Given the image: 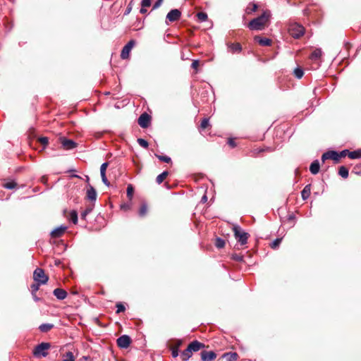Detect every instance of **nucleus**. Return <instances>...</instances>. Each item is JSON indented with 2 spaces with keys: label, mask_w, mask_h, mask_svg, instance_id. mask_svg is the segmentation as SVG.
Listing matches in <instances>:
<instances>
[{
  "label": "nucleus",
  "mask_w": 361,
  "mask_h": 361,
  "mask_svg": "<svg viewBox=\"0 0 361 361\" xmlns=\"http://www.w3.org/2000/svg\"><path fill=\"white\" fill-rule=\"evenodd\" d=\"M271 12L269 10L264 11L262 14L257 18L251 20L247 24V27L251 30H262L268 27L270 18Z\"/></svg>",
  "instance_id": "f257e3e1"
},
{
  "label": "nucleus",
  "mask_w": 361,
  "mask_h": 361,
  "mask_svg": "<svg viewBox=\"0 0 361 361\" xmlns=\"http://www.w3.org/2000/svg\"><path fill=\"white\" fill-rule=\"evenodd\" d=\"M204 347V343L198 341H193L188 345L187 348L180 353L182 361L188 360L192 357L193 353L197 352Z\"/></svg>",
  "instance_id": "f03ea898"
},
{
  "label": "nucleus",
  "mask_w": 361,
  "mask_h": 361,
  "mask_svg": "<svg viewBox=\"0 0 361 361\" xmlns=\"http://www.w3.org/2000/svg\"><path fill=\"white\" fill-rule=\"evenodd\" d=\"M235 238L241 245H246L247 243V239L250 237V234L243 231L239 226H234L233 228Z\"/></svg>",
  "instance_id": "7ed1b4c3"
},
{
  "label": "nucleus",
  "mask_w": 361,
  "mask_h": 361,
  "mask_svg": "<svg viewBox=\"0 0 361 361\" xmlns=\"http://www.w3.org/2000/svg\"><path fill=\"white\" fill-rule=\"evenodd\" d=\"M49 343H41L35 346L33 350V355L37 357H46L48 355L47 350L50 348Z\"/></svg>",
  "instance_id": "20e7f679"
},
{
  "label": "nucleus",
  "mask_w": 361,
  "mask_h": 361,
  "mask_svg": "<svg viewBox=\"0 0 361 361\" xmlns=\"http://www.w3.org/2000/svg\"><path fill=\"white\" fill-rule=\"evenodd\" d=\"M288 32L293 37L298 39L305 33V28L298 23H293L289 25Z\"/></svg>",
  "instance_id": "39448f33"
},
{
  "label": "nucleus",
  "mask_w": 361,
  "mask_h": 361,
  "mask_svg": "<svg viewBox=\"0 0 361 361\" xmlns=\"http://www.w3.org/2000/svg\"><path fill=\"white\" fill-rule=\"evenodd\" d=\"M32 278L34 281H37L42 285L46 284L49 281V276L41 268H37L34 271Z\"/></svg>",
  "instance_id": "423d86ee"
},
{
  "label": "nucleus",
  "mask_w": 361,
  "mask_h": 361,
  "mask_svg": "<svg viewBox=\"0 0 361 361\" xmlns=\"http://www.w3.org/2000/svg\"><path fill=\"white\" fill-rule=\"evenodd\" d=\"M326 159H332L333 161H334V162L336 164L339 163L340 159H339L338 152L334 151V150H330V151H328V152L324 153L322 156V162H324L325 160H326Z\"/></svg>",
  "instance_id": "0eeeda50"
},
{
  "label": "nucleus",
  "mask_w": 361,
  "mask_h": 361,
  "mask_svg": "<svg viewBox=\"0 0 361 361\" xmlns=\"http://www.w3.org/2000/svg\"><path fill=\"white\" fill-rule=\"evenodd\" d=\"M132 342V339L128 335H123L116 340L117 345L121 348H127Z\"/></svg>",
  "instance_id": "6e6552de"
},
{
  "label": "nucleus",
  "mask_w": 361,
  "mask_h": 361,
  "mask_svg": "<svg viewBox=\"0 0 361 361\" xmlns=\"http://www.w3.org/2000/svg\"><path fill=\"white\" fill-rule=\"evenodd\" d=\"M151 116L147 113H143L138 118L137 123L140 127L146 128L149 126Z\"/></svg>",
  "instance_id": "1a4fd4ad"
},
{
  "label": "nucleus",
  "mask_w": 361,
  "mask_h": 361,
  "mask_svg": "<svg viewBox=\"0 0 361 361\" xmlns=\"http://www.w3.org/2000/svg\"><path fill=\"white\" fill-rule=\"evenodd\" d=\"M135 45V41L134 40H130L123 48L121 53V57L123 59H127L129 57V54L133 49V46Z\"/></svg>",
  "instance_id": "9d476101"
},
{
  "label": "nucleus",
  "mask_w": 361,
  "mask_h": 361,
  "mask_svg": "<svg viewBox=\"0 0 361 361\" xmlns=\"http://www.w3.org/2000/svg\"><path fill=\"white\" fill-rule=\"evenodd\" d=\"M60 142L64 149H72L77 147V143L72 140L67 139L64 137L59 138Z\"/></svg>",
  "instance_id": "9b49d317"
},
{
  "label": "nucleus",
  "mask_w": 361,
  "mask_h": 361,
  "mask_svg": "<svg viewBox=\"0 0 361 361\" xmlns=\"http://www.w3.org/2000/svg\"><path fill=\"white\" fill-rule=\"evenodd\" d=\"M173 343L170 345L169 348L171 351L173 357H176L179 353V348L183 345L182 340L176 339L173 341Z\"/></svg>",
  "instance_id": "f8f14e48"
},
{
  "label": "nucleus",
  "mask_w": 361,
  "mask_h": 361,
  "mask_svg": "<svg viewBox=\"0 0 361 361\" xmlns=\"http://www.w3.org/2000/svg\"><path fill=\"white\" fill-rule=\"evenodd\" d=\"M180 16L181 12L178 9H172L168 13L166 19L170 22H175L178 20Z\"/></svg>",
  "instance_id": "ddd939ff"
},
{
  "label": "nucleus",
  "mask_w": 361,
  "mask_h": 361,
  "mask_svg": "<svg viewBox=\"0 0 361 361\" xmlns=\"http://www.w3.org/2000/svg\"><path fill=\"white\" fill-rule=\"evenodd\" d=\"M216 357V354L214 351L203 350L201 352L202 361H213Z\"/></svg>",
  "instance_id": "4468645a"
},
{
  "label": "nucleus",
  "mask_w": 361,
  "mask_h": 361,
  "mask_svg": "<svg viewBox=\"0 0 361 361\" xmlns=\"http://www.w3.org/2000/svg\"><path fill=\"white\" fill-rule=\"evenodd\" d=\"M66 229H67L66 226H61L57 227L51 232L50 235H51V238H60L63 235V233H65Z\"/></svg>",
  "instance_id": "2eb2a0df"
},
{
  "label": "nucleus",
  "mask_w": 361,
  "mask_h": 361,
  "mask_svg": "<svg viewBox=\"0 0 361 361\" xmlns=\"http://www.w3.org/2000/svg\"><path fill=\"white\" fill-rule=\"evenodd\" d=\"M97 192L93 186L88 185V188L86 192V198L90 201H95L97 200Z\"/></svg>",
  "instance_id": "dca6fc26"
},
{
  "label": "nucleus",
  "mask_w": 361,
  "mask_h": 361,
  "mask_svg": "<svg viewBox=\"0 0 361 361\" xmlns=\"http://www.w3.org/2000/svg\"><path fill=\"white\" fill-rule=\"evenodd\" d=\"M54 296L59 300H63L67 297V292L62 288H56L53 292Z\"/></svg>",
  "instance_id": "f3484780"
},
{
  "label": "nucleus",
  "mask_w": 361,
  "mask_h": 361,
  "mask_svg": "<svg viewBox=\"0 0 361 361\" xmlns=\"http://www.w3.org/2000/svg\"><path fill=\"white\" fill-rule=\"evenodd\" d=\"M221 357L226 359V361H235L238 359L239 356L237 353L229 352L224 353Z\"/></svg>",
  "instance_id": "a211bd4d"
},
{
  "label": "nucleus",
  "mask_w": 361,
  "mask_h": 361,
  "mask_svg": "<svg viewBox=\"0 0 361 361\" xmlns=\"http://www.w3.org/2000/svg\"><path fill=\"white\" fill-rule=\"evenodd\" d=\"M255 40L261 46H271L272 41L268 38H262L259 36H255Z\"/></svg>",
  "instance_id": "6ab92c4d"
},
{
  "label": "nucleus",
  "mask_w": 361,
  "mask_h": 361,
  "mask_svg": "<svg viewBox=\"0 0 361 361\" xmlns=\"http://www.w3.org/2000/svg\"><path fill=\"white\" fill-rule=\"evenodd\" d=\"M320 169V164L318 160H314L310 166V172L316 175L319 173Z\"/></svg>",
  "instance_id": "aec40b11"
},
{
  "label": "nucleus",
  "mask_w": 361,
  "mask_h": 361,
  "mask_svg": "<svg viewBox=\"0 0 361 361\" xmlns=\"http://www.w3.org/2000/svg\"><path fill=\"white\" fill-rule=\"evenodd\" d=\"M310 193H311V185L308 184L305 186V188H303V190L301 192L302 198L303 200H307L310 197Z\"/></svg>",
  "instance_id": "412c9836"
},
{
  "label": "nucleus",
  "mask_w": 361,
  "mask_h": 361,
  "mask_svg": "<svg viewBox=\"0 0 361 361\" xmlns=\"http://www.w3.org/2000/svg\"><path fill=\"white\" fill-rule=\"evenodd\" d=\"M322 56V51L321 49L317 48L315 49L312 53L311 54L310 59L311 60H318Z\"/></svg>",
  "instance_id": "4be33fe9"
},
{
  "label": "nucleus",
  "mask_w": 361,
  "mask_h": 361,
  "mask_svg": "<svg viewBox=\"0 0 361 361\" xmlns=\"http://www.w3.org/2000/svg\"><path fill=\"white\" fill-rule=\"evenodd\" d=\"M257 9H258V5L257 4L250 3L245 10V12L247 14L250 15L252 12L257 11Z\"/></svg>",
  "instance_id": "5701e85b"
},
{
  "label": "nucleus",
  "mask_w": 361,
  "mask_h": 361,
  "mask_svg": "<svg viewBox=\"0 0 361 361\" xmlns=\"http://www.w3.org/2000/svg\"><path fill=\"white\" fill-rule=\"evenodd\" d=\"M228 48L232 53L240 52L242 50V47L240 43L231 44Z\"/></svg>",
  "instance_id": "b1692460"
},
{
  "label": "nucleus",
  "mask_w": 361,
  "mask_h": 361,
  "mask_svg": "<svg viewBox=\"0 0 361 361\" xmlns=\"http://www.w3.org/2000/svg\"><path fill=\"white\" fill-rule=\"evenodd\" d=\"M54 326L52 324H42L39 326V329L43 333H47L51 330Z\"/></svg>",
  "instance_id": "393cba45"
},
{
  "label": "nucleus",
  "mask_w": 361,
  "mask_h": 361,
  "mask_svg": "<svg viewBox=\"0 0 361 361\" xmlns=\"http://www.w3.org/2000/svg\"><path fill=\"white\" fill-rule=\"evenodd\" d=\"M338 174L343 178H347L348 177V169L344 166H341L338 169Z\"/></svg>",
  "instance_id": "a878e982"
},
{
  "label": "nucleus",
  "mask_w": 361,
  "mask_h": 361,
  "mask_svg": "<svg viewBox=\"0 0 361 361\" xmlns=\"http://www.w3.org/2000/svg\"><path fill=\"white\" fill-rule=\"evenodd\" d=\"M348 157L351 159H358L361 157V149L355 151L350 152Z\"/></svg>",
  "instance_id": "bb28decb"
},
{
  "label": "nucleus",
  "mask_w": 361,
  "mask_h": 361,
  "mask_svg": "<svg viewBox=\"0 0 361 361\" xmlns=\"http://www.w3.org/2000/svg\"><path fill=\"white\" fill-rule=\"evenodd\" d=\"M169 175V172L168 171H164L163 173H161V174H159L157 178H156V181L158 184H161L166 178V177L168 176Z\"/></svg>",
  "instance_id": "cd10ccee"
},
{
  "label": "nucleus",
  "mask_w": 361,
  "mask_h": 361,
  "mask_svg": "<svg viewBox=\"0 0 361 361\" xmlns=\"http://www.w3.org/2000/svg\"><path fill=\"white\" fill-rule=\"evenodd\" d=\"M127 197L130 200H132L134 193V188L131 184H129L127 187Z\"/></svg>",
  "instance_id": "c85d7f7f"
},
{
  "label": "nucleus",
  "mask_w": 361,
  "mask_h": 361,
  "mask_svg": "<svg viewBox=\"0 0 361 361\" xmlns=\"http://www.w3.org/2000/svg\"><path fill=\"white\" fill-rule=\"evenodd\" d=\"M214 245L217 248H223L225 246V240L220 238H216Z\"/></svg>",
  "instance_id": "c756f323"
},
{
  "label": "nucleus",
  "mask_w": 361,
  "mask_h": 361,
  "mask_svg": "<svg viewBox=\"0 0 361 361\" xmlns=\"http://www.w3.org/2000/svg\"><path fill=\"white\" fill-rule=\"evenodd\" d=\"M70 220L74 224L78 223V213L76 211L73 210L70 213Z\"/></svg>",
  "instance_id": "7c9ffc66"
},
{
  "label": "nucleus",
  "mask_w": 361,
  "mask_h": 361,
  "mask_svg": "<svg viewBox=\"0 0 361 361\" xmlns=\"http://www.w3.org/2000/svg\"><path fill=\"white\" fill-rule=\"evenodd\" d=\"M75 357L72 352H68L63 355V359L62 361H74Z\"/></svg>",
  "instance_id": "2f4dec72"
},
{
  "label": "nucleus",
  "mask_w": 361,
  "mask_h": 361,
  "mask_svg": "<svg viewBox=\"0 0 361 361\" xmlns=\"http://www.w3.org/2000/svg\"><path fill=\"white\" fill-rule=\"evenodd\" d=\"M293 73H294V75L298 79H300L304 75L303 70L299 67L296 68L294 70Z\"/></svg>",
  "instance_id": "473e14b6"
},
{
  "label": "nucleus",
  "mask_w": 361,
  "mask_h": 361,
  "mask_svg": "<svg viewBox=\"0 0 361 361\" xmlns=\"http://www.w3.org/2000/svg\"><path fill=\"white\" fill-rule=\"evenodd\" d=\"M3 186L7 189H13L17 186V183L14 181H9L3 183Z\"/></svg>",
  "instance_id": "72a5a7b5"
},
{
  "label": "nucleus",
  "mask_w": 361,
  "mask_h": 361,
  "mask_svg": "<svg viewBox=\"0 0 361 361\" xmlns=\"http://www.w3.org/2000/svg\"><path fill=\"white\" fill-rule=\"evenodd\" d=\"M93 207H94V205L88 206V207L85 209V210L83 212H82V213H81V218H82V219H85V218H86L87 215L88 214H90V213L92 211V209H93Z\"/></svg>",
  "instance_id": "f704fd0d"
},
{
  "label": "nucleus",
  "mask_w": 361,
  "mask_h": 361,
  "mask_svg": "<svg viewBox=\"0 0 361 361\" xmlns=\"http://www.w3.org/2000/svg\"><path fill=\"white\" fill-rule=\"evenodd\" d=\"M41 285H42L41 283H39L37 281H34V283L32 284H31V286H30L31 293H37L38 291V290L39 289V286Z\"/></svg>",
  "instance_id": "c9c22d12"
},
{
  "label": "nucleus",
  "mask_w": 361,
  "mask_h": 361,
  "mask_svg": "<svg viewBox=\"0 0 361 361\" xmlns=\"http://www.w3.org/2000/svg\"><path fill=\"white\" fill-rule=\"evenodd\" d=\"M155 156L161 161H164L165 163H170L171 162V159L168 156H164V155H159V154H155Z\"/></svg>",
  "instance_id": "e433bc0d"
},
{
  "label": "nucleus",
  "mask_w": 361,
  "mask_h": 361,
  "mask_svg": "<svg viewBox=\"0 0 361 361\" xmlns=\"http://www.w3.org/2000/svg\"><path fill=\"white\" fill-rule=\"evenodd\" d=\"M197 17L198 20L201 22H204L207 19V14L204 12H199L197 13Z\"/></svg>",
  "instance_id": "4c0bfd02"
},
{
  "label": "nucleus",
  "mask_w": 361,
  "mask_h": 361,
  "mask_svg": "<svg viewBox=\"0 0 361 361\" xmlns=\"http://www.w3.org/2000/svg\"><path fill=\"white\" fill-rule=\"evenodd\" d=\"M281 240H282V238H276L275 239L271 244H270V247L275 250L276 249L279 245H280V243H281Z\"/></svg>",
  "instance_id": "58836bf2"
},
{
  "label": "nucleus",
  "mask_w": 361,
  "mask_h": 361,
  "mask_svg": "<svg viewBox=\"0 0 361 361\" xmlns=\"http://www.w3.org/2000/svg\"><path fill=\"white\" fill-rule=\"evenodd\" d=\"M147 212V206L145 204H142L139 210L140 216H144Z\"/></svg>",
  "instance_id": "ea45409f"
},
{
  "label": "nucleus",
  "mask_w": 361,
  "mask_h": 361,
  "mask_svg": "<svg viewBox=\"0 0 361 361\" xmlns=\"http://www.w3.org/2000/svg\"><path fill=\"white\" fill-rule=\"evenodd\" d=\"M116 307L117 308L116 314L123 312L126 310L125 306L121 302H117Z\"/></svg>",
  "instance_id": "a19ab883"
},
{
  "label": "nucleus",
  "mask_w": 361,
  "mask_h": 361,
  "mask_svg": "<svg viewBox=\"0 0 361 361\" xmlns=\"http://www.w3.org/2000/svg\"><path fill=\"white\" fill-rule=\"evenodd\" d=\"M38 142L42 145L44 147L48 145L49 143V139L47 137H41L38 138Z\"/></svg>",
  "instance_id": "79ce46f5"
},
{
  "label": "nucleus",
  "mask_w": 361,
  "mask_h": 361,
  "mask_svg": "<svg viewBox=\"0 0 361 361\" xmlns=\"http://www.w3.org/2000/svg\"><path fill=\"white\" fill-rule=\"evenodd\" d=\"M137 142L141 147L144 148H147L149 146L148 142L142 138L137 139Z\"/></svg>",
  "instance_id": "37998d69"
},
{
  "label": "nucleus",
  "mask_w": 361,
  "mask_h": 361,
  "mask_svg": "<svg viewBox=\"0 0 361 361\" xmlns=\"http://www.w3.org/2000/svg\"><path fill=\"white\" fill-rule=\"evenodd\" d=\"M209 119L208 118H204L202 122H201V124H200V128L202 129H205L207 128L208 126H209Z\"/></svg>",
  "instance_id": "c03bdc74"
},
{
  "label": "nucleus",
  "mask_w": 361,
  "mask_h": 361,
  "mask_svg": "<svg viewBox=\"0 0 361 361\" xmlns=\"http://www.w3.org/2000/svg\"><path fill=\"white\" fill-rule=\"evenodd\" d=\"M231 258L236 262H242L243 260V256L238 254L232 255Z\"/></svg>",
  "instance_id": "a18cd8bd"
},
{
  "label": "nucleus",
  "mask_w": 361,
  "mask_h": 361,
  "mask_svg": "<svg viewBox=\"0 0 361 361\" xmlns=\"http://www.w3.org/2000/svg\"><path fill=\"white\" fill-rule=\"evenodd\" d=\"M350 153V151L348 149H344L338 153L339 159L341 158L345 157L346 156L348 157V154Z\"/></svg>",
  "instance_id": "49530a36"
},
{
  "label": "nucleus",
  "mask_w": 361,
  "mask_h": 361,
  "mask_svg": "<svg viewBox=\"0 0 361 361\" xmlns=\"http://www.w3.org/2000/svg\"><path fill=\"white\" fill-rule=\"evenodd\" d=\"M151 0H142L141 6L142 7H149L151 6Z\"/></svg>",
  "instance_id": "de8ad7c7"
},
{
  "label": "nucleus",
  "mask_w": 361,
  "mask_h": 361,
  "mask_svg": "<svg viewBox=\"0 0 361 361\" xmlns=\"http://www.w3.org/2000/svg\"><path fill=\"white\" fill-rule=\"evenodd\" d=\"M227 144L231 147L234 148L236 147V143L235 142V140L233 138H229L227 141Z\"/></svg>",
  "instance_id": "09e8293b"
},
{
  "label": "nucleus",
  "mask_w": 361,
  "mask_h": 361,
  "mask_svg": "<svg viewBox=\"0 0 361 361\" xmlns=\"http://www.w3.org/2000/svg\"><path fill=\"white\" fill-rule=\"evenodd\" d=\"M353 172L356 174L361 175V164L356 165L354 167Z\"/></svg>",
  "instance_id": "8fccbe9b"
},
{
  "label": "nucleus",
  "mask_w": 361,
  "mask_h": 361,
  "mask_svg": "<svg viewBox=\"0 0 361 361\" xmlns=\"http://www.w3.org/2000/svg\"><path fill=\"white\" fill-rule=\"evenodd\" d=\"M108 166H109L108 162L103 163L100 167V172H106Z\"/></svg>",
  "instance_id": "3c124183"
},
{
  "label": "nucleus",
  "mask_w": 361,
  "mask_h": 361,
  "mask_svg": "<svg viewBox=\"0 0 361 361\" xmlns=\"http://www.w3.org/2000/svg\"><path fill=\"white\" fill-rule=\"evenodd\" d=\"M200 66V62L197 60H194L192 63L191 67L195 70H197Z\"/></svg>",
  "instance_id": "603ef678"
},
{
  "label": "nucleus",
  "mask_w": 361,
  "mask_h": 361,
  "mask_svg": "<svg viewBox=\"0 0 361 361\" xmlns=\"http://www.w3.org/2000/svg\"><path fill=\"white\" fill-rule=\"evenodd\" d=\"M130 204L128 203H123L121 205V209L124 211H127V210L130 209Z\"/></svg>",
  "instance_id": "864d4df0"
},
{
  "label": "nucleus",
  "mask_w": 361,
  "mask_h": 361,
  "mask_svg": "<svg viewBox=\"0 0 361 361\" xmlns=\"http://www.w3.org/2000/svg\"><path fill=\"white\" fill-rule=\"evenodd\" d=\"M163 0H157V1L153 5L152 9L158 8L162 4Z\"/></svg>",
  "instance_id": "5fc2aeb1"
},
{
  "label": "nucleus",
  "mask_w": 361,
  "mask_h": 361,
  "mask_svg": "<svg viewBox=\"0 0 361 361\" xmlns=\"http://www.w3.org/2000/svg\"><path fill=\"white\" fill-rule=\"evenodd\" d=\"M32 293V298L34 299V300L35 302H38L39 300H41V298H39L37 295V293Z\"/></svg>",
  "instance_id": "6e6d98bb"
},
{
  "label": "nucleus",
  "mask_w": 361,
  "mask_h": 361,
  "mask_svg": "<svg viewBox=\"0 0 361 361\" xmlns=\"http://www.w3.org/2000/svg\"><path fill=\"white\" fill-rule=\"evenodd\" d=\"M47 180H48V178L45 176H44L41 178V182L44 184H46L47 183Z\"/></svg>",
  "instance_id": "4d7b16f0"
},
{
  "label": "nucleus",
  "mask_w": 361,
  "mask_h": 361,
  "mask_svg": "<svg viewBox=\"0 0 361 361\" xmlns=\"http://www.w3.org/2000/svg\"><path fill=\"white\" fill-rule=\"evenodd\" d=\"M102 180L104 183V184H105L106 186H109L110 185V183L108 180L107 178L102 179Z\"/></svg>",
  "instance_id": "13d9d810"
},
{
  "label": "nucleus",
  "mask_w": 361,
  "mask_h": 361,
  "mask_svg": "<svg viewBox=\"0 0 361 361\" xmlns=\"http://www.w3.org/2000/svg\"><path fill=\"white\" fill-rule=\"evenodd\" d=\"M140 12L142 14H145L147 13V9L145 8V7H142Z\"/></svg>",
  "instance_id": "bf43d9fd"
},
{
  "label": "nucleus",
  "mask_w": 361,
  "mask_h": 361,
  "mask_svg": "<svg viewBox=\"0 0 361 361\" xmlns=\"http://www.w3.org/2000/svg\"><path fill=\"white\" fill-rule=\"evenodd\" d=\"M130 11H131V7L130 6V4H129L128 6L126 8V14L129 13L130 12Z\"/></svg>",
  "instance_id": "052dcab7"
},
{
  "label": "nucleus",
  "mask_w": 361,
  "mask_h": 361,
  "mask_svg": "<svg viewBox=\"0 0 361 361\" xmlns=\"http://www.w3.org/2000/svg\"><path fill=\"white\" fill-rule=\"evenodd\" d=\"M100 174H101L102 179L106 178V172H100Z\"/></svg>",
  "instance_id": "680f3d73"
},
{
  "label": "nucleus",
  "mask_w": 361,
  "mask_h": 361,
  "mask_svg": "<svg viewBox=\"0 0 361 361\" xmlns=\"http://www.w3.org/2000/svg\"><path fill=\"white\" fill-rule=\"evenodd\" d=\"M73 176V177H75V178H80L78 175H74V176Z\"/></svg>",
  "instance_id": "e2e57ef3"
},
{
  "label": "nucleus",
  "mask_w": 361,
  "mask_h": 361,
  "mask_svg": "<svg viewBox=\"0 0 361 361\" xmlns=\"http://www.w3.org/2000/svg\"><path fill=\"white\" fill-rule=\"evenodd\" d=\"M89 180H90L89 177H88V176H86V181H87V183L89 182Z\"/></svg>",
  "instance_id": "0e129e2a"
},
{
  "label": "nucleus",
  "mask_w": 361,
  "mask_h": 361,
  "mask_svg": "<svg viewBox=\"0 0 361 361\" xmlns=\"http://www.w3.org/2000/svg\"><path fill=\"white\" fill-rule=\"evenodd\" d=\"M202 200L206 201V200H207V197L204 195V196L202 197Z\"/></svg>",
  "instance_id": "69168bd1"
},
{
  "label": "nucleus",
  "mask_w": 361,
  "mask_h": 361,
  "mask_svg": "<svg viewBox=\"0 0 361 361\" xmlns=\"http://www.w3.org/2000/svg\"><path fill=\"white\" fill-rule=\"evenodd\" d=\"M72 293H73V294H78V292H77V291H75V290H73V291H72Z\"/></svg>",
  "instance_id": "338daca9"
},
{
  "label": "nucleus",
  "mask_w": 361,
  "mask_h": 361,
  "mask_svg": "<svg viewBox=\"0 0 361 361\" xmlns=\"http://www.w3.org/2000/svg\"><path fill=\"white\" fill-rule=\"evenodd\" d=\"M34 128H32V129H30V132L32 133V132H34Z\"/></svg>",
  "instance_id": "774afa93"
}]
</instances>
